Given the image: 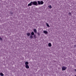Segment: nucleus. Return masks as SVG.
Returning <instances> with one entry per match:
<instances>
[{"label": "nucleus", "instance_id": "nucleus-1", "mask_svg": "<svg viewBox=\"0 0 76 76\" xmlns=\"http://www.w3.org/2000/svg\"><path fill=\"white\" fill-rule=\"evenodd\" d=\"M32 3L33 5H35V6H38V5L37 2L36 1H32Z\"/></svg>", "mask_w": 76, "mask_h": 76}, {"label": "nucleus", "instance_id": "nucleus-2", "mask_svg": "<svg viewBox=\"0 0 76 76\" xmlns=\"http://www.w3.org/2000/svg\"><path fill=\"white\" fill-rule=\"evenodd\" d=\"M67 69V67L63 66L62 67V70H65Z\"/></svg>", "mask_w": 76, "mask_h": 76}, {"label": "nucleus", "instance_id": "nucleus-3", "mask_svg": "<svg viewBox=\"0 0 76 76\" xmlns=\"http://www.w3.org/2000/svg\"><path fill=\"white\" fill-rule=\"evenodd\" d=\"M33 3H32V1H31L30 2V3L29 4H28V6H31L32 5Z\"/></svg>", "mask_w": 76, "mask_h": 76}, {"label": "nucleus", "instance_id": "nucleus-4", "mask_svg": "<svg viewBox=\"0 0 76 76\" xmlns=\"http://www.w3.org/2000/svg\"><path fill=\"white\" fill-rule=\"evenodd\" d=\"M25 66L26 69H29V66L28 65H26Z\"/></svg>", "mask_w": 76, "mask_h": 76}, {"label": "nucleus", "instance_id": "nucleus-5", "mask_svg": "<svg viewBox=\"0 0 76 76\" xmlns=\"http://www.w3.org/2000/svg\"><path fill=\"white\" fill-rule=\"evenodd\" d=\"M43 33H44V34H48V32L46 31H44Z\"/></svg>", "mask_w": 76, "mask_h": 76}, {"label": "nucleus", "instance_id": "nucleus-6", "mask_svg": "<svg viewBox=\"0 0 76 76\" xmlns=\"http://www.w3.org/2000/svg\"><path fill=\"white\" fill-rule=\"evenodd\" d=\"M33 30H34V33H37V29L35 28Z\"/></svg>", "mask_w": 76, "mask_h": 76}, {"label": "nucleus", "instance_id": "nucleus-7", "mask_svg": "<svg viewBox=\"0 0 76 76\" xmlns=\"http://www.w3.org/2000/svg\"><path fill=\"white\" fill-rule=\"evenodd\" d=\"M48 45L49 47H51V45H52L51 43H48Z\"/></svg>", "mask_w": 76, "mask_h": 76}, {"label": "nucleus", "instance_id": "nucleus-8", "mask_svg": "<svg viewBox=\"0 0 76 76\" xmlns=\"http://www.w3.org/2000/svg\"><path fill=\"white\" fill-rule=\"evenodd\" d=\"M37 3H38V5H40L41 4V2H40V1H38L37 2Z\"/></svg>", "mask_w": 76, "mask_h": 76}, {"label": "nucleus", "instance_id": "nucleus-9", "mask_svg": "<svg viewBox=\"0 0 76 76\" xmlns=\"http://www.w3.org/2000/svg\"><path fill=\"white\" fill-rule=\"evenodd\" d=\"M25 64L26 65H28V64H29V62L28 61H26V62Z\"/></svg>", "mask_w": 76, "mask_h": 76}, {"label": "nucleus", "instance_id": "nucleus-10", "mask_svg": "<svg viewBox=\"0 0 76 76\" xmlns=\"http://www.w3.org/2000/svg\"><path fill=\"white\" fill-rule=\"evenodd\" d=\"M44 4V2L42 1H40V4Z\"/></svg>", "mask_w": 76, "mask_h": 76}, {"label": "nucleus", "instance_id": "nucleus-11", "mask_svg": "<svg viewBox=\"0 0 76 76\" xmlns=\"http://www.w3.org/2000/svg\"><path fill=\"white\" fill-rule=\"evenodd\" d=\"M30 34L29 33H28L27 34V35L28 36V37H29V35H30Z\"/></svg>", "mask_w": 76, "mask_h": 76}, {"label": "nucleus", "instance_id": "nucleus-12", "mask_svg": "<svg viewBox=\"0 0 76 76\" xmlns=\"http://www.w3.org/2000/svg\"><path fill=\"white\" fill-rule=\"evenodd\" d=\"M46 25L48 27H50V26L49 25V24L48 23H46Z\"/></svg>", "mask_w": 76, "mask_h": 76}, {"label": "nucleus", "instance_id": "nucleus-13", "mask_svg": "<svg viewBox=\"0 0 76 76\" xmlns=\"http://www.w3.org/2000/svg\"><path fill=\"white\" fill-rule=\"evenodd\" d=\"M48 7H49V8H50V9H51L52 8V7H51V5H50L48 6Z\"/></svg>", "mask_w": 76, "mask_h": 76}, {"label": "nucleus", "instance_id": "nucleus-14", "mask_svg": "<svg viewBox=\"0 0 76 76\" xmlns=\"http://www.w3.org/2000/svg\"><path fill=\"white\" fill-rule=\"evenodd\" d=\"M31 35H34V32H32L31 33Z\"/></svg>", "mask_w": 76, "mask_h": 76}, {"label": "nucleus", "instance_id": "nucleus-15", "mask_svg": "<svg viewBox=\"0 0 76 76\" xmlns=\"http://www.w3.org/2000/svg\"><path fill=\"white\" fill-rule=\"evenodd\" d=\"M0 75H1V76H4V75L2 73H1Z\"/></svg>", "mask_w": 76, "mask_h": 76}, {"label": "nucleus", "instance_id": "nucleus-16", "mask_svg": "<svg viewBox=\"0 0 76 76\" xmlns=\"http://www.w3.org/2000/svg\"><path fill=\"white\" fill-rule=\"evenodd\" d=\"M0 41H3V39H2V38L0 37Z\"/></svg>", "mask_w": 76, "mask_h": 76}, {"label": "nucleus", "instance_id": "nucleus-17", "mask_svg": "<svg viewBox=\"0 0 76 76\" xmlns=\"http://www.w3.org/2000/svg\"><path fill=\"white\" fill-rule=\"evenodd\" d=\"M30 37L31 38H33V37H32V35H31L30 36Z\"/></svg>", "mask_w": 76, "mask_h": 76}, {"label": "nucleus", "instance_id": "nucleus-18", "mask_svg": "<svg viewBox=\"0 0 76 76\" xmlns=\"http://www.w3.org/2000/svg\"><path fill=\"white\" fill-rule=\"evenodd\" d=\"M40 35H41L40 34V33H38V35L39 36H40Z\"/></svg>", "mask_w": 76, "mask_h": 76}, {"label": "nucleus", "instance_id": "nucleus-19", "mask_svg": "<svg viewBox=\"0 0 76 76\" xmlns=\"http://www.w3.org/2000/svg\"><path fill=\"white\" fill-rule=\"evenodd\" d=\"M69 15H71V13L69 12Z\"/></svg>", "mask_w": 76, "mask_h": 76}, {"label": "nucleus", "instance_id": "nucleus-20", "mask_svg": "<svg viewBox=\"0 0 76 76\" xmlns=\"http://www.w3.org/2000/svg\"><path fill=\"white\" fill-rule=\"evenodd\" d=\"M74 71H75L76 72V69H74Z\"/></svg>", "mask_w": 76, "mask_h": 76}, {"label": "nucleus", "instance_id": "nucleus-21", "mask_svg": "<svg viewBox=\"0 0 76 76\" xmlns=\"http://www.w3.org/2000/svg\"><path fill=\"white\" fill-rule=\"evenodd\" d=\"M34 38H35V35H34Z\"/></svg>", "mask_w": 76, "mask_h": 76}, {"label": "nucleus", "instance_id": "nucleus-22", "mask_svg": "<svg viewBox=\"0 0 76 76\" xmlns=\"http://www.w3.org/2000/svg\"><path fill=\"white\" fill-rule=\"evenodd\" d=\"M75 76H76V75H75Z\"/></svg>", "mask_w": 76, "mask_h": 76}]
</instances>
